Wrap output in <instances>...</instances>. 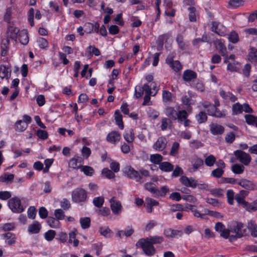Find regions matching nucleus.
Instances as JSON below:
<instances>
[{"mask_svg":"<svg viewBox=\"0 0 257 257\" xmlns=\"http://www.w3.org/2000/svg\"><path fill=\"white\" fill-rule=\"evenodd\" d=\"M127 174L128 177L135 180L137 182H139L141 183L144 182V181L142 180V177L139 172L133 168H129L127 172Z\"/></svg>","mask_w":257,"mask_h":257,"instance_id":"12","label":"nucleus"},{"mask_svg":"<svg viewBox=\"0 0 257 257\" xmlns=\"http://www.w3.org/2000/svg\"><path fill=\"white\" fill-rule=\"evenodd\" d=\"M36 134L39 138L43 140L47 139L48 137V133L42 130H38Z\"/></svg>","mask_w":257,"mask_h":257,"instance_id":"62","label":"nucleus"},{"mask_svg":"<svg viewBox=\"0 0 257 257\" xmlns=\"http://www.w3.org/2000/svg\"><path fill=\"white\" fill-rule=\"evenodd\" d=\"M227 198L229 204L230 205L233 204V199L234 197V193L232 190H228L227 191Z\"/></svg>","mask_w":257,"mask_h":257,"instance_id":"61","label":"nucleus"},{"mask_svg":"<svg viewBox=\"0 0 257 257\" xmlns=\"http://www.w3.org/2000/svg\"><path fill=\"white\" fill-rule=\"evenodd\" d=\"M244 169V167L243 165L235 164L232 166L231 170L232 171L236 174H241Z\"/></svg>","mask_w":257,"mask_h":257,"instance_id":"40","label":"nucleus"},{"mask_svg":"<svg viewBox=\"0 0 257 257\" xmlns=\"http://www.w3.org/2000/svg\"><path fill=\"white\" fill-rule=\"evenodd\" d=\"M39 47L42 49H46L48 46V43L46 39L44 38L39 37L37 39Z\"/></svg>","mask_w":257,"mask_h":257,"instance_id":"58","label":"nucleus"},{"mask_svg":"<svg viewBox=\"0 0 257 257\" xmlns=\"http://www.w3.org/2000/svg\"><path fill=\"white\" fill-rule=\"evenodd\" d=\"M172 121L170 119L164 117L162 119V124H161V130L163 131H165L167 128L169 124H171Z\"/></svg>","mask_w":257,"mask_h":257,"instance_id":"60","label":"nucleus"},{"mask_svg":"<svg viewBox=\"0 0 257 257\" xmlns=\"http://www.w3.org/2000/svg\"><path fill=\"white\" fill-rule=\"evenodd\" d=\"M2 236L7 240L6 242L8 244L12 245L15 243V235L14 233L7 232L2 234Z\"/></svg>","mask_w":257,"mask_h":257,"instance_id":"29","label":"nucleus"},{"mask_svg":"<svg viewBox=\"0 0 257 257\" xmlns=\"http://www.w3.org/2000/svg\"><path fill=\"white\" fill-rule=\"evenodd\" d=\"M235 199L238 204L242 205L243 207L246 209L248 208V206H250V204L244 200V198L240 196L238 194H236L235 196Z\"/></svg>","mask_w":257,"mask_h":257,"instance_id":"34","label":"nucleus"},{"mask_svg":"<svg viewBox=\"0 0 257 257\" xmlns=\"http://www.w3.org/2000/svg\"><path fill=\"white\" fill-rule=\"evenodd\" d=\"M224 173V170L221 168H217L212 171L211 175L215 178H220Z\"/></svg>","mask_w":257,"mask_h":257,"instance_id":"59","label":"nucleus"},{"mask_svg":"<svg viewBox=\"0 0 257 257\" xmlns=\"http://www.w3.org/2000/svg\"><path fill=\"white\" fill-rule=\"evenodd\" d=\"M219 94L221 97L226 100H229L231 102H234L237 99V97L230 92H225L221 90Z\"/></svg>","mask_w":257,"mask_h":257,"instance_id":"17","label":"nucleus"},{"mask_svg":"<svg viewBox=\"0 0 257 257\" xmlns=\"http://www.w3.org/2000/svg\"><path fill=\"white\" fill-rule=\"evenodd\" d=\"M248 59L251 63H257V49L252 48L248 54Z\"/></svg>","mask_w":257,"mask_h":257,"instance_id":"27","label":"nucleus"},{"mask_svg":"<svg viewBox=\"0 0 257 257\" xmlns=\"http://www.w3.org/2000/svg\"><path fill=\"white\" fill-rule=\"evenodd\" d=\"M8 205L11 210L14 213H20L25 210L21 204V201L18 197H15L8 201Z\"/></svg>","mask_w":257,"mask_h":257,"instance_id":"2","label":"nucleus"},{"mask_svg":"<svg viewBox=\"0 0 257 257\" xmlns=\"http://www.w3.org/2000/svg\"><path fill=\"white\" fill-rule=\"evenodd\" d=\"M91 219L90 217H85L80 218V223L82 229L88 228L90 226Z\"/></svg>","mask_w":257,"mask_h":257,"instance_id":"30","label":"nucleus"},{"mask_svg":"<svg viewBox=\"0 0 257 257\" xmlns=\"http://www.w3.org/2000/svg\"><path fill=\"white\" fill-rule=\"evenodd\" d=\"M215 44L216 46V49L219 51L221 55L222 56H226L227 50L224 44L220 40L216 41Z\"/></svg>","mask_w":257,"mask_h":257,"instance_id":"25","label":"nucleus"},{"mask_svg":"<svg viewBox=\"0 0 257 257\" xmlns=\"http://www.w3.org/2000/svg\"><path fill=\"white\" fill-rule=\"evenodd\" d=\"M167 140L164 137H159L153 146V148L157 151H162L166 147Z\"/></svg>","mask_w":257,"mask_h":257,"instance_id":"6","label":"nucleus"},{"mask_svg":"<svg viewBox=\"0 0 257 257\" xmlns=\"http://www.w3.org/2000/svg\"><path fill=\"white\" fill-rule=\"evenodd\" d=\"M191 86L195 88L197 90L203 91L204 89V86L203 83L199 81L196 82L193 81L192 83Z\"/></svg>","mask_w":257,"mask_h":257,"instance_id":"63","label":"nucleus"},{"mask_svg":"<svg viewBox=\"0 0 257 257\" xmlns=\"http://www.w3.org/2000/svg\"><path fill=\"white\" fill-rule=\"evenodd\" d=\"M245 122L249 125H255L257 127V116L252 114L244 115Z\"/></svg>","mask_w":257,"mask_h":257,"instance_id":"23","label":"nucleus"},{"mask_svg":"<svg viewBox=\"0 0 257 257\" xmlns=\"http://www.w3.org/2000/svg\"><path fill=\"white\" fill-rule=\"evenodd\" d=\"M192 164L193 166L192 171L195 172L203 165V161L202 159L194 156L192 158Z\"/></svg>","mask_w":257,"mask_h":257,"instance_id":"18","label":"nucleus"},{"mask_svg":"<svg viewBox=\"0 0 257 257\" xmlns=\"http://www.w3.org/2000/svg\"><path fill=\"white\" fill-rule=\"evenodd\" d=\"M159 168L164 172H171L174 169V166L168 162H162L159 165Z\"/></svg>","mask_w":257,"mask_h":257,"instance_id":"21","label":"nucleus"},{"mask_svg":"<svg viewBox=\"0 0 257 257\" xmlns=\"http://www.w3.org/2000/svg\"><path fill=\"white\" fill-rule=\"evenodd\" d=\"M234 154L238 160L244 165H248L251 161V157L249 154L241 150H236Z\"/></svg>","mask_w":257,"mask_h":257,"instance_id":"4","label":"nucleus"},{"mask_svg":"<svg viewBox=\"0 0 257 257\" xmlns=\"http://www.w3.org/2000/svg\"><path fill=\"white\" fill-rule=\"evenodd\" d=\"M19 41L23 45H27L29 42V37L27 30H22L19 35Z\"/></svg>","mask_w":257,"mask_h":257,"instance_id":"20","label":"nucleus"},{"mask_svg":"<svg viewBox=\"0 0 257 257\" xmlns=\"http://www.w3.org/2000/svg\"><path fill=\"white\" fill-rule=\"evenodd\" d=\"M81 171H82L84 174L89 176H92L94 173V169L91 167L88 166H82Z\"/></svg>","mask_w":257,"mask_h":257,"instance_id":"45","label":"nucleus"},{"mask_svg":"<svg viewBox=\"0 0 257 257\" xmlns=\"http://www.w3.org/2000/svg\"><path fill=\"white\" fill-rule=\"evenodd\" d=\"M197 77V74L195 72L191 70H185L183 73V78L184 81L189 82L191 81Z\"/></svg>","mask_w":257,"mask_h":257,"instance_id":"16","label":"nucleus"},{"mask_svg":"<svg viewBox=\"0 0 257 257\" xmlns=\"http://www.w3.org/2000/svg\"><path fill=\"white\" fill-rule=\"evenodd\" d=\"M28 127V124L26 122H23V120L17 121L15 124L16 130L19 132L24 131Z\"/></svg>","mask_w":257,"mask_h":257,"instance_id":"33","label":"nucleus"},{"mask_svg":"<svg viewBox=\"0 0 257 257\" xmlns=\"http://www.w3.org/2000/svg\"><path fill=\"white\" fill-rule=\"evenodd\" d=\"M172 94L169 91L164 90L163 91L162 96L164 102H170L172 101Z\"/></svg>","mask_w":257,"mask_h":257,"instance_id":"49","label":"nucleus"},{"mask_svg":"<svg viewBox=\"0 0 257 257\" xmlns=\"http://www.w3.org/2000/svg\"><path fill=\"white\" fill-rule=\"evenodd\" d=\"M164 234L168 238H176L178 236H181L183 235V232L180 230L168 228L164 230Z\"/></svg>","mask_w":257,"mask_h":257,"instance_id":"10","label":"nucleus"},{"mask_svg":"<svg viewBox=\"0 0 257 257\" xmlns=\"http://www.w3.org/2000/svg\"><path fill=\"white\" fill-rule=\"evenodd\" d=\"M94 205L98 207H101L104 203V198L103 197H95L93 200Z\"/></svg>","mask_w":257,"mask_h":257,"instance_id":"54","label":"nucleus"},{"mask_svg":"<svg viewBox=\"0 0 257 257\" xmlns=\"http://www.w3.org/2000/svg\"><path fill=\"white\" fill-rule=\"evenodd\" d=\"M120 134L118 132L112 131L107 135L106 140L111 143L115 144L120 141Z\"/></svg>","mask_w":257,"mask_h":257,"instance_id":"11","label":"nucleus"},{"mask_svg":"<svg viewBox=\"0 0 257 257\" xmlns=\"http://www.w3.org/2000/svg\"><path fill=\"white\" fill-rule=\"evenodd\" d=\"M240 67V64L237 62L229 63L228 64L227 69L231 72L237 71Z\"/></svg>","mask_w":257,"mask_h":257,"instance_id":"44","label":"nucleus"},{"mask_svg":"<svg viewBox=\"0 0 257 257\" xmlns=\"http://www.w3.org/2000/svg\"><path fill=\"white\" fill-rule=\"evenodd\" d=\"M228 39L230 42L236 43L239 40L238 35L235 32L232 31L228 36Z\"/></svg>","mask_w":257,"mask_h":257,"instance_id":"52","label":"nucleus"},{"mask_svg":"<svg viewBox=\"0 0 257 257\" xmlns=\"http://www.w3.org/2000/svg\"><path fill=\"white\" fill-rule=\"evenodd\" d=\"M86 198V192L83 189H76L72 193V200L75 202H83Z\"/></svg>","mask_w":257,"mask_h":257,"instance_id":"3","label":"nucleus"},{"mask_svg":"<svg viewBox=\"0 0 257 257\" xmlns=\"http://www.w3.org/2000/svg\"><path fill=\"white\" fill-rule=\"evenodd\" d=\"M19 32V30L18 28L9 27L7 31L8 37L12 40H16Z\"/></svg>","mask_w":257,"mask_h":257,"instance_id":"19","label":"nucleus"},{"mask_svg":"<svg viewBox=\"0 0 257 257\" xmlns=\"http://www.w3.org/2000/svg\"><path fill=\"white\" fill-rule=\"evenodd\" d=\"M123 137L128 143H132L135 138L133 130L130 129L128 131H126L123 135Z\"/></svg>","mask_w":257,"mask_h":257,"instance_id":"36","label":"nucleus"},{"mask_svg":"<svg viewBox=\"0 0 257 257\" xmlns=\"http://www.w3.org/2000/svg\"><path fill=\"white\" fill-rule=\"evenodd\" d=\"M146 239H148L149 241L153 245L154 244L161 243L164 241V238L160 236H150V237L146 238Z\"/></svg>","mask_w":257,"mask_h":257,"instance_id":"37","label":"nucleus"},{"mask_svg":"<svg viewBox=\"0 0 257 257\" xmlns=\"http://www.w3.org/2000/svg\"><path fill=\"white\" fill-rule=\"evenodd\" d=\"M238 185H240L242 187L247 189V190H253V183L246 179H241L239 182L237 183Z\"/></svg>","mask_w":257,"mask_h":257,"instance_id":"24","label":"nucleus"},{"mask_svg":"<svg viewBox=\"0 0 257 257\" xmlns=\"http://www.w3.org/2000/svg\"><path fill=\"white\" fill-rule=\"evenodd\" d=\"M109 202L110 203L111 209L114 214H118L121 209V205L119 201L114 199V197L111 198Z\"/></svg>","mask_w":257,"mask_h":257,"instance_id":"9","label":"nucleus"},{"mask_svg":"<svg viewBox=\"0 0 257 257\" xmlns=\"http://www.w3.org/2000/svg\"><path fill=\"white\" fill-rule=\"evenodd\" d=\"M41 229V225L38 221H34L28 227V231L31 234L38 233Z\"/></svg>","mask_w":257,"mask_h":257,"instance_id":"13","label":"nucleus"},{"mask_svg":"<svg viewBox=\"0 0 257 257\" xmlns=\"http://www.w3.org/2000/svg\"><path fill=\"white\" fill-rule=\"evenodd\" d=\"M188 116V113L185 110H180L177 112V114L176 116L177 119H178V121L182 123L184 120L187 118V117Z\"/></svg>","mask_w":257,"mask_h":257,"instance_id":"35","label":"nucleus"},{"mask_svg":"<svg viewBox=\"0 0 257 257\" xmlns=\"http://www.w3.org/2000/svg\"><path fill=\"white\" fill-rule=\"evenodd\" d=\"M165 113L167 116L169 117L170 118L176 120L177 119V112L174 109L173 107H168L166 108Z\"/></svg>","mask_w":257,"mask_h":257,"instance_id":"31","label":"nucleus"},{"mask_svg":"<svg viewBox=\"0 0 257 257\" xmlns=\"http://www.w3.org/2000/svg\"><path fill=\"white\" fill-rule=\"evenodd\" d=\"M215 162H216V158L212 155H209L205 159V164L207 166H209V167L212 166L214 165V164L215 163Z\"/></svg>","mask_w":257,"mask_h":257,"instance_id":"50","label":"nucleus"},{"mask_svg":"<svg viewBox=\"0 0 257 257\" xmlns=\"http://www.w3.org/2000/svg\"><path fill=\"white\" fill-rule=\"evenodd\" d=\"M136 245L137 247L142 248L144 253L148 256H152L156 252L155 248L148 239L141 238L137 241Z\"/></svg>","mask_w":257,"mask_h":257,"instance_id":"1","label":"nucleus"},{"mask_svg":"<svg viewBox=\"0 0 257 257\" xmlns=\"http://www.w3.org/2000/svg\"><path fill=\"white\" fill-rule=\"evenodd\" d=\"M180 180L183 185L187 187L194 188L197 185V181L193 178H188L186 176H182Z\"/></svg>","mask_w":257,"mask_h":257,"instance_id":"8","label":"nucleus"},{"mask_svg":"<svg viewBox=\"0 0 257 257\" xmlns=\"http://www.w3.org/2000/svg\"><path fill=\"white\" fill-rule=\"evenodd\" d=\"M144 92V86H137L135 88V96L136 98H139L143 95Z\"/></svg>","mask_w":257,"mask_h":257,"instance_id":"53","label":"nucleus"},{"mask_svg":"<svg viewBox=\"0 0 257 257\" xmlns=\"http://www.w3.org/2000/svg\"><path fill=\"white\" fill-rule=\"evenodd\" d=\"M208 114L216 117H224L225 114L224 111H220L217 108L215 107H211L207 110Z\"/></svg>","mask_w":257,"mask_h":257,"instance_id":"15","label":"nucleus"},{"mask_svg":"<svg viewBox=\"0 0 257 257\" xmlns=\"http://www.w3.org/2000/svg\"><path fill=\"white\" fill-rule=\"evenodd\" d=\"M122 117V116L120 114L119 111L118 110H115L114 113V118L115 122L116 124L121 130H122L124 127Z\"/></svg>","mask_w":257,"mask_h":257,"instance_id":"26","label":"nucleus"},{"mask_svg":"<svg viewBox=\"0 0 257 257\" xmlns=\"http://www.w3.org/2000/svg\"><path fill=\"white\" fill-rule=\"evenodd\" d=\"M247 227L250 232L251 236L254 237H257V225L252 220H250L248 223Z\"/></svg>","mask_w":257,"mask_h":257,"instance_id":"22","label":"nucleus"},{"mask_svg":"<svg viewBox=\"0 0 257 257\" xmlns=\"http://www.w3.org/2000/svg\"><path fill=\"white\" fill-rule=\"evenodd\" d=\"M150 160L154 164H160L163 160V157L159 154H153L150 156Z\"/></svg>","mask_w":257,"mask_h":257,"instance_id":"32","label":"nucleus"},{"mask_svg":"<svg viewBox=\"0 0 257 257\" xmlns=\"http://www.w3.org/2000/svg\"><path fill=\"white\" fill-rule=\"evenodd\" d=\"M189 11V18L191 22L196 21V9L194 7H190L188 8Z\"/></svg>","mask_w":257,"mask_h":257,"instance_id":"47","label":"nucleus"},{"mask_svg":"<svg viewBox=\"0 0 257 257\" xmlns=\"http://www.w3.org/2000/svg\"><path fill=\"white\" fill-rule=\"evenodd\" d=\"M11 70L8 67L5 66H1L0 67V77L2 79L7 77V78L10 77Z\"/></svg>","mask_w":257,"mask_h":257,"instance_id":"28","label":"nucleus"},{"mask_svg":"<svg viewBox=\"0 0 257 257\" xmlns=\"http://www.w3.org/2000/svg\"><path fill=\"white\" fill-rule=\"evenodd\" d=\"M36 209L34 206H31L28 210V216L29 218L34 219L36 217Z\"/></svg>","mask_w":257,"mask_h":257,"instance_id":"64","label":"nucleus"},{"mask_svg":"<svg viewBox=\"0 0 257 257\" xmlns=\"http://www.w3.org/2000/svg\"><path fill=\"white\" fill-rule=\"evenodd\" d=\"M169 192V188L166 186H164L161 188L160 190L157 189V193H156L155 197H159V196H165L166 194Z\"/></svg>","mask_w":257,"mask_h":257,"instance_id":"42","label":"nucleus"},{"mask_svg":"<svg viewBox=\"0 0 257 257\" xmlns=\"http://www.w3.org/2000/svg\"><path fill=\"white\" fill-rule=\"evenodd\" d=\"M169 65L173 70L176 72L179 71L182 69V65H181L180 62L178 60L173 61Z\"/></svg>","mask_w":257,"mask_h":257,"instance_id":"51","label":"nucleus"},{"mask_svg":"<svg viewBox=\"0 0 257 257\" xmlns=\"http://www.w3.org/2000/svg\"><path fill=\"white\" fill-rule=\"evenodd\" d=\"M210 130L214 135L222 134L224 131V127L217 123H211L210 125Z\"/></svg>","mask_w":257,"mask_h":257,"instance_id":"14","label":"nucleus"},{"mask_svg":"<svg viewBox=\"0 0 257 257\" xmlns=\"http://www.w3.org/2000/svg\"><path fill=\"white\" fill-rule=\"evenodd\" d=\"M82 159L78 156H75L70 159L69 162V166L73 169H78L82 167Z\"/></svg>","mask_w":257,"mask_h":257,"instance_id":"7","label":"nucleus"},{"mask_svg":"<svg viewBox=\"0 0 257 257\" xmlns=\"http://www.w3.org/2000/svg\"><path fill=\"white\" fill-rule=\"evenodd\" d=\"M56 235L55 231L53 230H49L46 232H45L44 234V236L45 239L47 241H51L54 237Z\"/></svg>","mask_w":257,"mask_h":257,"instance_id":"56","label":"nucleus"},{"mask_svg":"<svg viewBox=\"0 0 257 257\" xmlns=\"http://www.w3.org/2000/svg\"><path fill=\"white\" fill-rule=\"evenodd\" d=\"M102 174L108 179H112L115 177L114 174L108 168H104L101 172Z\"/></svg>","mask_w":257,"mask_h":257,"instance_id":"48","label":"nucleus"},{"mask_svg":"<svg viewBox=\"0 0 257 257\" xmlns=\"http://www.w3.org/2000/svg\"><path fill=\"white\" fill-rule=\"evenodd\" d=\"M145 188L154 194V196L155 197L156 193H157V188L156 187V185L153 183L148 182L145 184Z\"/></svg>","mask_w":257,"mask_h":257,"instance_id":"39","label":"nucleus"},{"mask_svg":"<svg viewBox=\"0 0 257 257\" xmlns=\"http://www.w3.org/2000/svg\"><path fill=\"white\" fill-rule=\"evenodd\" d=\"M179 148V144L178 142H174L172 146L170 155L172 156H175L178 153Z\"/></svg>","mask_w":257,"mask_h":257,"instance_id":"55","label":"nucleus"},{"mask_svg":"<svg viewBox=\"0 0 257 257\" xmlns=\"http://www.w3.org/2000/svg\"><path fill=\"white\" fill-rule=\"evenodd\" d=\"M47 223L52 228H57L60 224L59 221L57 218L56 219L52 217H48Z\"/></svg>","mask_w":257,"mask_h":257,"instance_id":"41","label":"nucleus"},{"mask_svg":"<svg viewBox=\"0 0 257 257\" xmlns=\"http://www.w3.org/2000/svg\"><path fill=\"white\" fill-rule=\"evenodd\" d=\"M134 232V229L132 228H130L127 230L118 231L117 233V235H118L120 238H121L124 236L128 237L130 236Z\"/></svg>","mask_w":257,"mask_h":257,"instance_id":"38","label":"nucleus"},{"mask_svg":"<svg viewBox=\"0 0 257 257\" xmlns=\"http://www.w3.org/2000/svg\"><path fill=\"white\" fill-rule=\"evenodd\" d=\"M247 227L241 222H236L231 227V231L238 235V237H242L246 232Z\"/></svg>","mask_w":257,"mask_h":257,"instance_id":"5","label":"nucleus"},{"mask_svg":"<svg viewBox=\"0 0 257 257\" xmlns=\"http://www.w3.org/2000/svg\"><path fill=\"white\" fill-rule=\"evenodd\" d=\"M99 232L102 235L109 238L111 236L112 232L108 227H101L99 228Z\"/></svg>","mask_w":257,"mask_h":257,"instance_id":"43","label":"nucleus"},{"mask_svg":"<svg viewBox=\"0 0 257 257\" xmlns=\"http://www.w3.org/2000/svg\"><path fill=\"white\" fill-rule=\"evenodd\" d=\"M14 178V175L12 174H5L0 177V181L4 182L12 181Z\"/></svg>","mask_w":257,"mask_h":257,"instance_id":"57","label":"nucleus"},{"mask_svg":"<svg viewBox=\"0 0 257 257\" xmlns=\"http://www.w3.org/2000/svg\"><path fill=\"white\" fill-rule=\"evenodd\" d=\"M232 110L233 114H239L242 112V106L238 102H237L232 105Z\"/></svg>","mask_w":257,"mask_h":257,"instance_id":"46","label":"nucleus"}]
</instances>
